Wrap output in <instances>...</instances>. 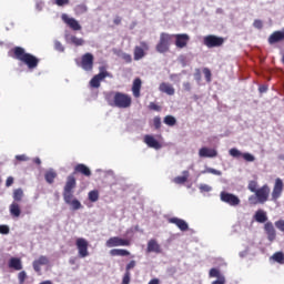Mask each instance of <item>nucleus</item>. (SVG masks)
<instances>
[{"label":"nucleus","mask_w":284,"mask_h":284,"mask_svg":"<svg viewBox=\"0 0 284 284\" xmlns=\"http://www.w3.org/2000/svg\"><path fill=\"white\" fill-rule=\"evenodd\" d=\"M10 215L14 219H19L21 216V205L18 202H12L9 206Z\"/></svg>","instance_id":"obj_25"},{"label":"nucleus","mask_w":284,"mask_h":284,"mask_svg":"<svg viewBox=\"0 0 284 284\" xmlns=\"http://www.w3.org/2000/svg\"><path fill=\"white\" fill-rule=\"evenodd\" d=\"M148 284H160L159 278H152Z\"/></svg>","instance_id":"obj_60"},{"label":"nucleus","mask_w":284,"mask_h":284,"mask_svg":"<svg viewBox=\"0 0 284 284\" xmlns=\"http://www.w3.org/2000/svg\"><path fill=\"white\" fill-rule=\"evenodd\" d=\"M253 28H256L257 30H263V21L262 20H254Z\"/></svg>","instance_id":"obj_47"},{"label":"nucleus","mask_w":284,"mask_h":284,"mask_svg":"<svg viewBox=\"0 0 284 284\" xmlns=\"http://www.w3.org/2000/svg\"><path fill=\"white\" fill-rule=\"evenodd\" d=\"M111 256H130V252L125 250H111Z\"/></svg>","instance_id":"obj_34"},{"label":"nucleus","mask_w":284,"mask_h":284,"mask_svg":"<svg viewBox=\"0 0 284 284\" xmlns=\"http://www.w3.org/2000/svg\"><path fill=\"white\" fill-rule=\"evenodd\" d=\"M225 43V39L219 36L209 34L203 38V45L206 48H221Z\"/></svg>","instance_id":"obj_6"},{"label":"nucleus","mask_w":284,"mask_h":284,"mask_svg":"<svg viewBox=\"0 0 284 284\" xmlns=\"http://www.w3.org/2000/svg\"><path fill=\"white\" fill-rule=\"evenodd\" d=\"M258 183L256 181H250L248 185H247V190H250V192H253L255 194V192L258 191Z\"/></svg>","instance_id":"obj_38"},{"label":"nucleus","mask_w":284,"mask_h":284,"mask_svg":"<svg viewBox=\"0 0 284 284\" xmlns=\"http://www.w3.org/2000/svg\"><path fill=\"white\" fill-rule=\"evenodd\" d=\"M159 90L163 94H168L169 97H174V93H175L174 87L168 82L160 83Z\"/></svg>","instance_id":"obj_21"},{"label":"nucleus","mask_w":284,"mask_h":284,"mask_svg":"<svg viewBox=\"0 0 284 284\" xmlns=\"http://www.w3.org/2000/svg\"><path fill=\"white\" fill-rule=\"evenodd\" d=\"M130 240L121 239L119 236L111 237L106 241V247H128Z\"/></svg>","instance_id":"obj_11"},{"label":"nucleus","mask_w":284,"mask_h":284,"mask_svg":"<svg viewBox=\"0 0 284 284\" xmlns=\"http://www.w3.org/2000/svg\"><path fill=\"white\" fill-rule=\"evenodd\" d=\"M23 196H26V194L23 193V189L13 190V194H12L13 203H21L23 201Z\"/></svg>","instance_id":"obj_27"},{"label":"nucleus","mask_w":284,"mask_h":284,"mask_svg":"<svg viewBox=\"0 0 284 284\" xmlns=\"http://www.w3.org/2000/svg\"><path fill=\"white\" fill-rule=\"evenodd\" d=\"M0 234H10L9 225H0Z\"/></svg>","instance_id":"obj_48"},{"label":"nucleus","mask_w":284,"mask_h":284,"mask_svg":"<svg viewBox=\"0 0 284 284\" xmlns=\"http://www.w3.org/2000/svg\"><path fill=\"white\" fill-rule=\"evenodd\" d=\"M195 77L197 81H201V71L197 70V73L195 74Z\"/></svg>","instance_id":"obj_62"},{"label":"nucleus","mask_w":284,"mask_h":284,"mask_svg":"<svg viewBox=\"0 0 284 284\" xmlns=\"http://www.w3.org/2000/svg\"><path fill=\"white\" fill-rule=\"evenodd\" d=\"M141 78H135L132 85V93L135 99H139L141 97V85H142Z\"/></svg>","instance_id":"obj_23"},{"label":"nucleus","mask_w":284,"mask_h":284,"mask_svg":"<svg viewBox=\"0 0 284 284\" xmlns=\"http://www.w3.org/2000/svg\"><path fill=\"white\" fill-rule=\"evenodd\" d=\"M73 174H82L83 176H92V171L85 164H77Z\"/></svg>","instance_id":"obj_20"},{"label":"nucleus","mask_w":284,"mask_h":284,"mask_svg":"<svg viewBox=\"0 0 284 284\" xmlns=\"http://www.w3.org/2000/svg\"><path fill=\"white\" fill-rule=\"evenodd\" d=\"M175 39L176 48L183 49L187 48V43L190 42V36L186 33H178L172 36Z\"/></svg>","instance_id":"obj_13"},{"label":"nucleus","mask_w":284,"mask_h":284,"mask_svg":"<svg viewBox=\"0 0 284 284\" xmlns=\"http://www.w3.org/2000/svg\"><path fill=\"white\" fill-rule=\"evenodd\" d=\"M144 143L148 145V148H152L153 150H161L162 148L160 141L150 134L144 135Z\"/></svg>","instance_id":"obj_19"},{"label":"nucleus","mask_w":284,"mask_h":284,"mask_svg":"<svg viewBox=\"0 0 284 284\" xmlns=\"http://www.w3.org/2000/svg\"><path fill=\"white\" fill-rule=\"evenodd\" d=\"M199 156L202 159H214L219 156V152L215 149L204 146L200 149Z\"/></svg>","instance_id":"obj_16"},{"label":"nucleus","mask_w":284,"mask_h":284,"mask_svg":"<svg viewBox=\"0 0 284 284\" xmlns=\"http://www.w3.org/2000/svg\"><path fill=\"white\" fill-rule=\"evenodd\" d=\"M89 201L91 203H97V201H99V191L98 190H93L89 192Z\"/></svg>","instance_id":"obj_36"},{"label":"nucleus","mask_w":284,"mask_h":284,"mask_svg":"<svg viewBox=\"0 0 284 284\" xmlns=\"http://www.w3.org/2000/svg\"><path fill=\"white\" fill-rule=\"evenodd\" d=\"M275 227L280 230V232H283L284 234V220H278L275 222Z\"/></svg>","instance_id":"obj_46"},{"label":"nucleus","mask_w":284,"mask_h":284,"mask_svg":"<svg viewBox=\"0 0 284 284\" xmlns=\"http://www.w3.org/2000/svg\"><path fill=\"white\" fill-rule=\"evenodd\" d=\"M69 41H70V43H72L77 48H79V45H83V43H85L83 38H78L77 36H71Z\"/></svg>","instance_id":"obj_30"},{"label":"nucleus","mask_w":284,"mask_h":284,"mask_svg":"<svg viewBox=\"0 0 284 284\" xmlns=\"http://www.w3.org/2000/svg\"><path fill=\"white\" fill-rule=\"evenodd\" d=\"M283 190H284L283 180H281V178H277L275 180V183H274V186H273V191H272V194H271V201L276 203V201H278L280 196L283 195Z\"/></svg>","instance_id":"obj_10"},{"label":"nucleus","mask_w":284,"mask_h":284,"mask_svg":"<svg viewBox=\"0 0 284 284\" xmlns=\"http://www.w3.org/2000/svg\"><path fill=\"white\" fill-rule=\"evenodd\" d=\"M270 185L264 184L262 187L257 189V191H255L254 195H251L248 197V203L251 205H263L265 203H267V201H270Z\"/></svg>","instance_id":"obj_3"},{"label":"nucleus","mask_w":284,"mask_h":284,"mask_svg":"<svg viewBox=\"0 0 284 284\" xmlns=\"http://www.w3.org/2000/svg\"><path fill=\"white\" fill-rule=\"evenodd\" d=\"M134 267H136V262L133 260L126 265L125 272H130V270H134Z\"/></svg>","instance_id":"obj_53"},{"label":"nucleus","mask_w":284,"mask_h":284,"mask_svg":"<svg viewBox=\"0 0 284 284\" xmlns=\"http://www.w3.org/2000/svg\"><path fill=\"white\" fill-rule=\"evenodd\" d=\"M170 45H172V34L162 32L155 47L156 52L165 54V52H170Z\"/></svg>","instance_id":"obj_4"},{"label":"nucleus","mask_w":284,"mask_h":284,"mask_svg":"<svg viewBox=\"0 0 284 284\" xmlns=\"http://www.w3.org/2000/svg\"><path fill=\"white\" fill-rule=\"evenodd\" d=\"M9 267L11 270H16V272H19V271L23 270V264L21 263V258H19V257H11L9 260Z\"/></svg>","instance_id":"obj_26"},{"label":"nucleus","mask_w":284,"mask_h":284,"mask_svg":"<svg viewBox=\"0 0 284 284\" xmlns=\"http://www.w3.org/2000/svg\"><path fill=\"white\" fill-rule=\"evenodd\" d=\"M27 278H28V274L26 273V271H22L18 274V281L20 284L26 283Z\"/></svg>","instance_id":"obj_43"},{"label":"nucleus","mask_w":284,"mask_h":284,"mask_svg":"<svg viewBox=\"0 0 284 284\" xmlns=\"http://www.w3.org/2000/svg\"><path fill=\"white\" fill-rule=\"evenodd\" d=\"M281 41H284V31H274L270 37H268V43L271 45H274V43H278Z\"/></svg>","instance_id":"obj_22"},{"label":"nucleus","mask_w":284,"mask_h":284,"mask_svg":"<svg viewBox=\"0 0 284 284\" xmlns=\"http://www.w3.org/2000/svg\"><path fill=\"white\" fill-rule=\"evenodd\" d=\"M273 261H275V263H280L281 265H283L284 263V254L283 252H276L273 256H272Z\"/></svg>","instance_id":"obj_35"},{"label":"nucleus","mask_w":284,"mask_h":284,"mask_svg":"<svg viewBox=\"0 0 284 284\" xmlns=\"http://www.w3.org/2000/svg\"><path fill=\"white\" fill-rule=\"evenodd\" d=\"M80 65L85 72H92L94 68V55L92 53H84L81 58Z\"/></svg>","instance_id":"obj_9"},{"label":"nucleus","mask_w":284,"mask_h":284,"mask_svg":"<svg viewBox=\"0 0 284 284\" xmlns=\"http://www.w3.org/2000/svg\"><path fill=\"white\" fill-rule=\"evenodd\" d=\"M183 174H185V175L174 178V180H173L174 183H176L178 185H183V183H187L189 172L184 171Z\"/></svg>","instance_id":"obj_32"},{"label":"nucleus","mask_w":284,"mask_h":284,"mask_svg":"<svg viewBox=\"0 0 284 284\" xmlns=\"http://www.w3.org/2000/svg\"><path fill=\"white\" fill-rule=\"evenodd\" d=\"M277 159H278V161H284V154H280V155L277 156Z\"/></svg>","instance_id":"obj_63"},{"label":"nucleus","mask_w":284,"mask_h":284,"mask_svg":"<svg viewBox=\"0 0 284 284\" xmlns=\"http://www.w3.org/2000/svg\"><path fill=\"white\" fill-rule=\"evenodd\" d=\"M258 90H260V92H267V85H261L260 88H258Z\"/></svg>","instance_id":"obj_59"},{"label":"nucleus","mask_w":284,"mask_h":284,"mask_svg":"<svg viewBox=\"0 0 284 284\" xmlns=\"http://www.w3.org/2000/svg\"><path fill=\"white\" fill-rule=\"evenodd\" d=\"M141 47H135L134 49V60L140 61V59H143L145 57V51L144 50H150V47L148 45L146 42H141Z\"/></svg>","instance_id":"obj_18"},{"label":"nucleus","mask_w":284,"mask_h":284,"mask_svg":"<svg viewBox=\"0 0 284 284\" xmlns=\"http://www.w3.org/2000/svg\"><path fill=\"white\" fill-rule=\"evenodd\" d=\"M61 19L64 23H67V26H69V28H71V30H81V24L79 23V21H77V19L70 18L65 13L61 16Z\"/></svg>","instance_id":"obj_15"},{"label":"nucleus","mask_w":284,"mask_h":284,"mask_svg":"<svg viewBox=\"0 0 284 284\" xmlns=\"http://www.w3.org/2000/svg\"><path fill=\"white\" fill-rule=\"evenodd\" d=\"M255 221L257 223H265V221H267V214L262 210L257 211L255 213Z\"/></svg>","instance_id":"obj_28"},{"label":"nucleus","mask_w":284,"mask_h":284,"mask_svg":"<svg viewBox=\"0 0 284 284\" xmlns=\"http://www.w3.org/2000/svg\"><path fill=\"white\" fill-rule=\"evenodd\" d=\"M106 77H109L110 79H112V74H110V72H108L105 70V68H100V72L99 74H95L89 82L90 88H101V81H103V79H106Z\"/></svg>","instance_id":"obj_7"},{"label":"nucleus","mask_w":284,"mask_h":284,"mask_svg":"<svg viewBox=\"0 0 284 284\" xmlns=\"http://www.w3.org/2000/svg\"><path fill=\"white\" fill-rule=\"evenodd\" d=\"M17 161H28V158L26 156V154H21V155H16Z\"/></svg>","instance_id":"obj_57"},{"label":"nucleus","mask_w":284,"mask_h":284,"mask_svg":"<svg viewBox=\"0 0 284 284\" xmlns=\"http://www.w3.org/2000/svg\"><path fill=\"white\" fill-rule=\"evenodd\" d=\"M54 48L58 50V52H63L65 49L63 48V44H61L60 41L54 42Z\"/></svg>","instance_id":"obj_51"},{"label":"nucleus","mask_w":284,"mask_h":284,"mask_svg":"<svg viewBox=\"0 0 284 284\" xmlns=\"http://www.w3.org/2000/svg\"><path fill=\"white\" fill-rule=\"evenodd\" d=\"M130 272H125L123 280H122V284H130Z\"/></svg>","instance_id":"obj_52"},{"label":"nucleus","mask_w":284,"mask_h":284,"mask_svg":"<svg viewBox=\"0 0 284 284\" xmlns=\"http://www.w3.org/2000/svg\"><path fill=\"white\" fill-rule=\"evenodd\" d=\"M203 74L206 79V82L210 83L212 81V71L209 68L203 69Z\"/></svg>","instance_id":"obj_41"},{"label":"nucleus","mask_w":284,"mask_h":284,"mask_svg":"<svg viewBox=\"0 0 284 284\" xmlns=\"http://www.w3.org/2000/svg\"><path fill=\"white\" fill-rule=\"evenodd\" d=\"M153 126L155 130H161V116L156 115L153 118Z\"/></svg>","instance_id":"obj_42"},{"label":"nucleus","mask_w":284,"mask_h":284,"mask_svg":"<svg viewBox=\"0 0 284 284\" xmlns=\"http://www.w3.org/2000/svg\"><path fill=\"white\" fill-rule=\"evenodd\" d=\"M111 105H114V108H130L132 105V97L128 95L126 93L115 92L113 97V103Z\"/></svg>","instance_id":"obj_5"},{"label":"nucleus","mask_w":284,"mask_h":284,"mask_svg":"<svg viewBox=\"0 0 284 284\" xmlns=\"http://www.w3.org/2000/svg\"><path fill=\"white\" fill-rule=\"evenodd\" d=\"M242 158L244 161H247V163H253V161H256V158H254L252 153H242Z\"/></svg>","instance_id":"obj_39"},{"label":"nucleus","mask_w":284,"mask_h":284,"mask_svg":"<svg viewBox=\"0 0 284 284\" xmlns=\"http://www.w3.org/2000/svg\"><path fill=\"white\" fill-rule=\"evenodd\" d=\"M113 23H114L115 26H120V23H121V17H116V18L113 20Z\"/></svg>","instance_id":"obj_58"},{"label":"nucleus","mask_w":284,"mask_h":284,"mask_svg":"<svg viewBox=\"0 0 284 284\" xmlns=\"http://www.w3.org/2000/svg\"><path fill=\"white\" fill-rule=\"evenodd\" d=\"M205 172H207L209 174H214L215 176H221V174H223L221 171L212 168L206 169L202 172V174H205Z\"/></svg>","instance_id":"obj_40"},{"label":"nucleus","mask_w":284,"mask_h":284,"mask_svg":"<svg viewBox=\"0 0 284 284\" xmlns=\"http://www.w3.org/2000/svg\"><path fill=\"white\" fill-rule=\"evenodd\" d=\"M13 52V59H17L18 61H21V63H24L29 70H36V68H39V58L32 55V53H27L26 49L21 47H14L12 49Z\"/></svg>","instance_id":"obj_2"},{"label":"nucleus","mask_w":284,"mask_h":284,"mask_svg":"<svg viewBox=\"0 0 284 284\" xmlns=\"http://www.w3.org/2000/svg\"><path fill=\"white\" fill-rule=\"evenodd\" d=\"M33 163H36V165H40V163H41V159L36 158V159L33 160Z\"/></svg>","instance_id":"obj_61"},{"label":"nucleus","mask_w":284,"mask_h":284,"mask_svg":"<svg viewBox=\"0 0 284 284\" xmlns=\"http://www.w3.org/2000/svg\"><path fill=\"white\" fill-rule=\"evenodd\" d=\"M14 183V178L9 176L6 181V187H10L12 186V184Z\"/></svg>","instance_id":"obj_54"},{"label":"nucleus","mask_w":284,"mask_h":284,"mask_svg":"<svg viewBox=\"0 0 284 284\" xmlns=\"http://www.w3.org/2000/svg\"><path fill=\"white\" fill-rule=\"evenodd\" d=\"M229 154L231 156H233L234 159H241V156H243V153L241 151H239V149L233 148L229 151Z\"/></svg>","instance_id":"obj_37"},{"label":"nucleus","mask_w":284,"mask_h":284,"mask_svg":"<svg viewBox=\"0 0 284 284\" xmlns=\"http://www.w3.org/2000/svg\"><path fill=\"white\" fill-rule=\"evenodd\" d=\"M264 232L271 243L276 241V229L272 222H266L264 224Z\"/></svg>","instance_id":"obj_14"},{"label":"nucleus","mask_w":284,"mask_h":284,"mask_svg":"<svg viewBox=\"0 0 284 284\" xmlns=\"http://www.w3.org/2000/svg\"><path fill=\"white\" fill-rule=\"evenodd\" d=\"M75 187H77V178H74V174H71L67 178L62 196H63L64 203L67 205H70L72 210H81L83 205L77 197H74Z\"/></svg>","instance_id":"obj_1"},{"label":"nucleus","mask_w":284,"mask_h":284,"mask_svg":"<svg viewBox=\"0 0 284 284\" xmlns=\"http://www.w3.org/2000/svg\"><path fill=\"white\" fill-rule=\"evenodd\" d=\"M44 179H45L47 183L52 185V183H54V179H57V172L47 171L45 174H44Z\"/></svg>","instance_id":"obj_29"},{"label":"nucleus","mask_w":284,"mask_h":284,"mask_svg":"<svg viewBox=\"0 0 284 284\" xmlns=\"http://www.w3.org/2000/svg\"><path fill=\"white\" fill-rule=\"evenodd\" d=\"M88 250H80L79 251V256L80 258H85V256H88Z\"/></svg>","instance_id":"obj_56"},{"label":"nucleus","mask_w":284,"mask_h":284,"mask_svg":"<svg viewBox=\"0 0 284 284\" xmlns=\"http://www.w3.org/2000/svg\"><path fill=\"white\" fill-rule=\"evenodd\" d=\"M164 123L170 128H174V125H176V118H174V115H166L164 118Z\"/></svg>","instance_id":"obj_33"},{"label":"nucleus","mask_w":284,"mask_h":284,"mask_svg":"<svg viewBox=\"0 0 284 284\" xmlns=\"http://www.w3.org/2000/svg\"><path fill=\"white\" fill-rule=\"evenodd\" d=\"M50 260L45 256H40L38 260L33 261V270L34 272H41V265H48Z\"/></svg>","instance_id":"obj_24"},{"label":"nucleus","mask_w":284,"mask_h":284,"mask_svg":"<svg viewBox=\"0 0 284 284\" xmlns=\"http://www.w3.org/2000/svg\"><path fill=\"white\" fill-rule=\"evenodd\" d=\"M148 250H159V243L155 240H150L148 243Z\"/></svg>","instance_id":"obj_44"},{"label":"nucleus","mask_w":284,"mask_h":284,"mask_svg":"<svg viewBox=\"0 0 284 284\" xmlns=\"http://www.w3.org/2000/svg\"><path fill=\"white\" fill-rule=\"evenodd\" d=\"M55 6H59L62 8L63 6H68L70 3V0H54Z\"/></svg>","instance_id":"obj_49"},{"label":"nucleus","mask_w":284,"mask_h":284,"mask_svg":"<svg viewBox=\"0 0 284 284\" xmlns=\"http://www.w3.org/2000/svg\"><path fill=\"white\" fill-rule=\"evenodd\" d=\"M149 110H153L154 112H161V106L154 102H150Z\"/></svg>","instance_id":"obj_45"},{"label":"nucleus","mask_w":284,"mask_h":284,"mask_svg":"<svg viewBox=\"0 0 284 284\" xmlns=\"http://www.w3.org/2000/svg\"><path fill=\"white\" fill-rule=\"evenodd\" d=\"M220 199L223 203L231 205V207H236L241 205V199H239V196L232 193H227L225 191L221 192Z\"/></svg>","instance_id":"obj_8"},{"label":"nucleus","mask_w":284,"mask_h":284,"mask_svg":"<svg viewBox=\"0 0 284 284\" xmlns=\"http://www.w3.org/2000/svg\"><path fill=\"white\" fill-rule=\"evenodd\" d=\"M183 89L185 90V92H190L192 90V84L190 82H184Z\"/></svg>","instance_id":"obj_55"},{"label":"nucleus","mask_w":284,"mask_h":284,"mask_svg":"<svg viewBox=\"0 0 284 284\" xmlns=\"http://www.w3.org/2000/svg\"><path fill=\"white\" fill-rule=\"evenodd\" d=\"M200 191L201 192H212V186H210L207 184H201L200 185Z\"/></svg>","instance_id":"obj_50"},{"label":"nucleus","mask_w":284,"mask_h":284,"mask_svg":"<svg viewBox=\"0 0 284 284\" xmlns=\"http://www.w3.org/2000/svg\"><path fill=\"white\" fill-rule=\"evenodd\" d=\"M71 265H74V260H70Z\"/></svg>","instance_id":"obj_64"},{"label":"nucleus","mask_w":284,"mask_h":284,"mask_svg":"<svg viewBox=\"0 0 284 284\" xmlns=\"http://www.w3.org/2000/svg\"><path fill=\"white\" fill-rule=\"evenodd\" d=\"M209 277L216 278L215 281L212 282V284H225L226 283L225 275H223V273H221V270L215 268V267L210 270Z\"/></svg>","instance_id":"obj_12"},{"label":"nucleus","mask_w":284,"mask_h":284,"mask_svg":"<svg viewBox=\"0 0 284 284\" xmlns=\"http://www.w3.org/2000/svg\"><path fill=\"white\" fill-rule=\"evenodd\" d=\"M169 223H172L173 225H176L181 232H187L190 230V225H187V222L185 220L179 219V217H170Z\"/></svg>","instance_id":"obj_17"},{"label":"nucleus","mask_w":284,"mask_h":284,"mask_svg":"<svg viewBox=\"0 0 284 284\" xmlns=\"http://www.w3.org/2000/svg\"><path fill=\"white\" fill-rule=\"evenodd\" d=\"M75 245H77L78 250H88L89 243L87 242L85 239L79 237L75 242Z\"/></svg>","instance_id":"obj_31"}]
</instances>
